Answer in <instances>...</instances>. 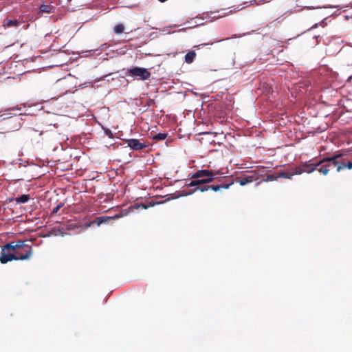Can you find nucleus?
<instances>
[{
    "instance_id": "obj_8",
    "label": "nucleus",
    "mask_w": 352,
    "mask_h": 352,
    "mask_svg": "<svg viewBox=\"0 0 352 352\" xmlns=\"http://www.w3.org/2000/svg\"><path fill=\"white\" fill-rule=\"evenodd\" d=\"M333 165L331 162H323L320 166L317 167L318 170L321 175H327L330 171V167Z\"/></svg>"
},
{
    "instance_id": "obj_10",
    "label": "nucleus",
    "mask_w": 352,
    "mask_h": 352,
    "mask_svg": "<svg viewBox=\"0 0 352 352\" xmlns=\"http://www.w3.org/2000/svg\"><path fill=\"white\" fill-rule=\"evenodd\" d=\"M122 217V214H117L113 217H100L96 219V223L98 226H100L102 223H109L110 220L118 219Z\"/></svg>"
},
{
    "instance_id": "obj_20",
    "label": "nucleus",
    "mask_w": 352,
    "mask_h": 352,
    "mask_svg": "<svg viewBox=\"0 0 352 352\" xmlns=\"http://www.w3.org/2000/svg\"><path fill=\"white\" fill-rule=\"evenodd\" d=\"M124 26L122 23L117 24L113 28V32L116 34H120L124 32Z\"/></svg>"
},
{
    "instance_id": "obj_14",
    "label": "nucleus",
    "mask_w": 352,
    "mask_h": 352,
    "mask_svg": "<svg viewBox=\"0 0 352 352\" xmlns=\"http://www.w3.org/2000/svg\"><path fill=\"white\" fill-rule=\"evenodd\" d=\"M30 199V195H22L15 198V201L17 204H25Z\"/></svg>"
},
{
    "instance_id": "obj_15",
    "label": "nucleus",
    "mask_w": 352,
    "mask_h": 352,
    "mask_svg": "<svg viewBox=\"0 0 352 352\" xmlns=\"http://www.w3.org/2000/svg\"><path fill=\"white\" fill-rule=\"evenodd\" d=\"M196 56V53L195 51H190L185 56V62L190 64L194 61V59Z\"/></svg>"
},
{
    "instance_id": "obj_6",
    "label": "nucleus",
    "mask_w": 352,
    "mask_h": 352,
    "mask_svg": "<svg viewBox=\"0 0 352 352\" xmlns=\"http://www.w3.org/2000/svg\"><path fill=\"white\" fill-rule=\"evenodd\" d=\"M125 143L127 144L128 146L133 150L140 151L146 147L144 143H142L139 140L137 139H126L124 140Z\"/></svg>"
},
{
    "instance_id": "obj_19",
    "label": "nucleus",
    "mask_w": 352,
    "mask_h": 352,
    "mask_svg": "<svg viewBox=\"0 0 352 352\" xmlns=\"http://www.w3.org/2000/svg\"><path fill=\"white\" fill-rule=\"evenodd\" d=\"M278 178V173H276L274 174H271V175H267L266 178L263 179L261 180V182H272V181L276 180Z\"/></svg>"
},
{
    "instance_id": "obj_1",
    "label": "nucleus",
    "mask_w": 352,
    "mask_h": 352,
    "mask_svg": "<svg viewBox=\"0 0 352 352\" xmlns=\"http://www.w3.org/2000/svg\"><path fill=\"white\" fill-rule=\"evenodd\" d=\"M32 255V248L26 241L19 240L4 245L0 255L2 264L13 260H29Z\"/></svg>"
},
{
    "instance_id": "obj_24",
    "label": "nucleus",
    "mask_w": 352,
    "mask_h": 352,
    "mask_svg": "<svg viewBox=\"0 0 352 352\" xmlns=\"http://www.w3.org/2000/svg\"><path fill=\"white\" fill-rule=\"evenodd\" d=\"M352 78V76L349 77V79H351Z\"/></svg>"
},
{
    "instance_id": "obj_21",
    "label": "nucleus",
    "mask_w": 352,
    "mask_h": 352,
    "mask_svg": "<svg viewBox=\"0 0 352 352\" xmlns=\"http://www.w3.org/2000/svg\"><path fill=\"white\" fill-rule=\"evenodd\" d=\"M166 137H167L166 133H159L153 135V140H164L166 138Z\"/></svg>"
},
{
    "instance_id": "obj_18",
    "label": "nucleus",
    "mask_w": 352,
    "mask_h": 352,
    "mask_svg": "<svg viewBox=\"0 0 352 352\" xmlns=\"http://www.w3.org/2000/svg\"><path fill=\"white\" fill-rule=\"evenodd\" d=\"M291 170L294 175L302 174L304 173L302 163L298 166L291 168Z\"/></svg>"
},
{
    "instance_id": "obj_11",
    "label": "nucleus",
    "mask_w": 352,
    "mask_h": 352,
    "mask_svg": "<svg viewBox=\"0 0 352 352\" xmlns=\"http://www.w3.org/2000/svg\"><path fill=\"white\" fill-rule=\"evenodd\" d=\"M255 180H257L261 177H263L266 173V168L264 166L257 167L256 169L251 171Z\"/></svg>"
},
{
    "instance_id": "obj_23",
    "label": "nucleus",
    "mask_w": 352,
    "mask_h": 352,
    "mask_svg": "<svg viewBox=\"0 0 352 352\" xmlns=\"http://www.w3.org/2000/svg\"><path fill=\"white\" fill-rule=\"evenodd\" d=\"M104 132H105V134L107 135L109 137H110V138L113 137V134L109 129L105 130Z\"/></svg>"
},
{
    "instance_id": "obj_4",
    "label": "nucleus",
    "mask_w": 352,
    "mask_h": 352,
    "mask_svg": "<svg viewBox=\"0 0 352 352\" xmlns=\"http://www.w3.org/2000/svg\"><path fill=\"white\" fill-rule=\"evenodd\" d=\"M233 184V182H230L229 184H221L218 185H208L205 186H198L196 187L190 193H193L197 190L201 192H205L208 190H212L215 192L219 191L221 189H228L230 186Z\"/></svg>"
},
{
    "instance_id": "obj_13",
    "label": "nucleus",
    "mask_w": 352,
    "mask_h": 352,
    "mask_svg": "<svg viewBox=\"0 0 352 352\" xmlns=\"http://www.w3.org/2000/svg\"><path fill=\"white\" fill-rule=\"evenodd\" d=\"M21 23V22L17 19L12 20L6 19L3 21V26L5 28H12L17 27Z\"/></svg>"
},
{
    "instance_id": "obj_22",
    "label": "nucleus",
    "mask_w": 352,
    "mask_h": 352,
    "mask_svg": "<svg viewBox=\"0 0 352 352\" xmlns=\"http://www.w3.org/2000/svg\"><path fill=\"white\" fill-rule=\"evenodd\" d=\"M63 206V204H60L58 205H57L56 207H54L53 209H52V214H56L58 210Z\"/></svg>"
},
{
    "instance_id": "obj_2",
    "label": "nucleus",
    "mask_w": 352,
    "mask_h": 352,
    "mask_svg": "<svg viewBox=\"0 0 352 352\" xmlns=\"http://www.w3.org/2000/svg\"><path fill=\"white\" fill-rule=\"evenodd\" d=\"M219 171L213 170L201 169L198 170L195 173L190 174V177L194 179L191 180L187 186H202L203 184H208L214 181L217 176L219 174Z\"/></svg>"
},
{
    "instance_id": "obj_17",
    "label": "nucleus",
    "mask_w": 352,
    "mask_h": 352,
    "mask_svg": "<svg viewBox=\"0 0 352 352\" xmlns=\"http://www.w3.org/2000/svg\"><path fill=\"white\" fill-rule=\"evenodd\" d=\"M278 178L283 177V178H285V179H292V177L294 176V174L292 173V170H290L289 171L280 172V173H278Z\"/></svg>"
},
{
    "instance_id": "obj_9",
    "label": "nucleus",
    "mask_w": 352,
    "mask_h": 352,
    "mask_svg": "<svg viewBox=\"0 0 352 352\" xmlns=\"http://www.w3.org/2000/svg\"><path fill=\"white\" fill-rule=\"evenodd\" d=\"M255 180V177L252 175V172H249V174L245 175L243 178L238 179L237 182L240 186H245L249 183H251Z\"/></svg>"
},
{
    "instance_id": "obj_12",
    "label": "nucleus",
    "mask_w": 352,
    "mask_h": 352,
    "mask_svg": "<svg viewBox=\"0 0 352 352\" xmlns=\"http://www.w3.org/2000/svg\"><path fill=\"white\" fill-rule=\"evenodd\" d=\"M55 7L51 4H42L39 7V11L42 13L51 14L55 12Z\"/></svg>"
},
{
    "instance_id": "obj_3",
    "label": "nucleus",
    "mask_w": 352,
    "mask_h": 352,
    "mask_svg": "<svg viewBox=\"0 0 352 352\" xmlns=\"http://www.w3.org/2000/svg\"><path fill=\"white\" fill-rule=\"evenodd\" d=\"M127 74L129 76L137 77L139 80H145L151 77V73L145 68L133 67L130 68Z\"/></svg>"
},
{
    "instance_id": "obj_16",
    "label": "nucleus",
    "mask_w": 352,
    "mask_h": 352,
    "mask_svg": "<svg viewBox=\"0 0 352 352\" xmlns=\"http://www.w3.org/2000/svg\"><path fill=\"white\" fill-rule=\"evenodd\" d=\"M352 169V162L348 161L347 162H342L337 168V171L340 172L344 168Z\"/></svg>"
},
{
    "instance_id": "obj_5",
    "label": "nucleus",
    "mask_w": 352,
    "mask_h": 352,
    "mask_svg": "<svg viewBox=\"0 0 352 352\" xmlns=\"http://www.w3.org/2000/svg\"><path fill=\"white\" fill-rule=\"evenodd\" d=\"M322 163V159L318 161L312 160L302 162L303 172L311 174L314 173L316 170L317 167L320 166Z\"/></svg>"
},
{
    "instance_id": "obj_7",
    "label": "nucleus",
    "mask_w": 352,
    "mask_h": 352,
    "mask_svg": "<svg viewBox=\"0 0 352 352\" xmlns=\"http://www.w3.org/2000/svg\"><path fill=\"white\" fill-rule=\"evenodd\" d=\"M343 156L342 153H337L331 157H325L322 159V162H331L334 166L336 168L338 167L339 165L342 162L338 161V159L342 157Z\"/></svg>"
}]
</instances>
